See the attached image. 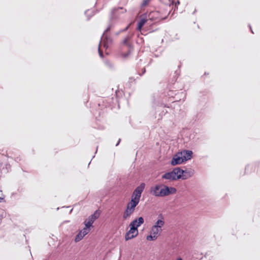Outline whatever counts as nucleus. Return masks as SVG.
I'll return each mask as SVG.
<instances>
[{
	"instance_id": "423d86ee",
	"label": "nucleus",
	"mask_w": 260,
	"mask_h": 260,
	"mask_svg": "<svg viewBox=\"0 0 260 260\" xmlns=\"http://www.w3.org/2000/svg\"><path fill=\"white\" fill-rule=\"evenodd\" d=\"M169 14V12L167 15H164L160 13L158 11L151 12L149 15V17L150 19L154 20L156 21H159L160 20L165 19L167 16Z\"/></svg>"
},
{
	"instance_id": "f8f14e48",
	"label": "nucleus",
	"mask_w": 260,
	"mask_h": 260,
	"mask_svg": "<svg viewBox=\"0 0 260 260\" xmlns=\"http://www.w3.org/2000/svg\"><path fill=\"white\" fill-rule=\"evenodd\" d=\"M194 174L193 170H183V174L182 175V179L185 180L191 177Z\"/></svg>"
},
{
	"instance_id": "2eb2a0df",
	"label": "nucleus",
	"mask_w": 260,
	"mask_h": 260,
	"mask_svg": "<svg viewBox=\"0 0 260 260\" xmlns=\"http://www.w3.org/2000/svg\"><path fill=\"white\" fill-rule=\"evenodd\" d=\"M161 229H159L156 227V226L153 225L151 229L150 233L157 238L158 233L161 232Z\"/></svg>"
},
{
	"instance_id": "dca6fc26",
	"label": "nucleus",
	"mask_w": 260,
	"mask_h": 260,
	"mask_svg": "<svg viewBox=\"0 0 260 260\" xmlns=\"http://www.w3.org/2000/svg\"><path fill=\"white\" fill-rule=\"evenodd\" d=\"M139 202L137 200H134L132 199L131 201L127 204V206L135 210V207L139 204Z\"/></svg>"
},
{
	"instance_id": "f03ea898",
	"label": "nucleus",
	"mask_w": 260,
	"mask_h": 260,
	"mask_svg": "<svg viewBox=\"0 0 260 260\" xmlns=\"http://www.w3.org/2000/svg\"><path fill=\"white\" fill-rule=\"evenodd\" d=\"M162 184L152 186L150 189V193L156 197H163V187Z\"/></svg>"
},
{
	"instance_id": "b1692460",
	"label": "nucleus",
	"mask_w": 260,
	"mask_h": 260,
	"mask_svg": "<svg viewBox=\"0 0 260 260\" xmlns=\"http://www.w3.org/2000/svg\"><path fill=\"white\" fill-rule=\"evenodd\" d=\"M4 199V196L3 194L2 191L0 190V203L2 202Z\"/></svg>"
},
{
	"instance_id": "f704fd0d",
	"label": "nucleus",
	"mask_w": 260,
	"mask_h": 260,
	"mask_svg": "<svg viewBox=\"0 0 260 260\" xmlns=\"http://www.w3.org/2000/svg\"><path fill=\"white\" fill-rule=\"evenodd\" d=\"M92 15H94V13L92 12V14H91V16H92Z\"/></svg>"
},
{
	"instance_id": "4c0bfd02",
	"label": "nucleus",
	"mask_w": 260,
	"mask_h": 260,
	"mask_svg": "<svg viewBox=\"0 0 260 260\" xmlns=\"http://www.w3.org/2000/svg\"><path fill=\"white\" fill-rule=\"evenodd\" d=\"M129 79L131 80L133 79V78H130Z\"/></svg>"
},
{
	"instance_id": "cd10ccee",
	"label": "nucleus",
	"mask_w": 260,
	"mask_h": 260,
	"mask_svg": "<svg viewBox=\"0 0 260 260\" xmlns=\"http://www.w3.org/2000/svg\"><path fill=\"white\" fill-rule=\"evenodd\" d=\"M128 39V38H126V39H125V40L123 41V43L124 44H127V40Z\"/></svg>"
},
{
	"instance_id": "4468645a",
	"label": "nucleus",
	"mask_w": 260,
	"mask_h": 260,
	"mask_svg": "<svg viewBox=\"0 0 260 260\" xmlns=\"http://www.w3.org/2000/svg\"><path fill=\"white\" fill-rule=\"evenodd\" d=\"M144 222V218L142 217H140L138 219L134 220L132 222H134V226L136 227L137 229Z\"/></svg>"
},
{
	"instance_id": "ddd939ff",
	"label": "nucleus",
	"mask_w": 260,
	"mask_h": 260,
	"mask_svg": "<svg viewBox=\"0 0 260 260\" xmlns=\"http://www.w3.org/2000/svg\"><path fill=\"white\" fill-rule=\"evenodd\" d=\"M135 210L129 207L128 206H126V208L125 210V211L123 213V218L124 219H127L128 217L130 216V215L133 213V212H134Z\"/></svg>"
},
{
	"instance_id": "9b49d317",
	"label": "nucleus",
	"mask_w": 260,
	"mask_h": 260,
	"mask_svg": "<svg viewBox=\"0 0 260 260\" xmlns=\"http://www.w3.org/2000/svg\"><path fill=\"white\" fill-rule=\"evenodd\" d=\"M161 178L164 179L169 180H176L175 175L174 174V172L172 170L171 172H167L164 174Z\"/></svg>"
},
{
	"instance_id": "4be33fe9",
	"label": "nucleus",
	"mask_w": 260,
	"mask_h": 260,
	"mask_svg": "<svg viewBox=\"0 0 260 260\" xmlns=\"http://www.w3.org/2000/svg\"><path fill=\"white\" fill-rule=\"evenodd\" d=\"M157 239L156 236H153L152 234H150L149 235L147 236L146 239L149 241H154Z\"/></svg>"
},
{
	"instance_id": "a211bd4d",
	"label": "nucleus",
	"mask_w": 260,
	"mask_h": 260,
	"mask_svg": "<svg viewBox=\"0 0 260 260\" xmlns=\"http://www.w3.org/2000/svg\"><path fill=\"white\" fill-rule=\"evenodd\" d=\"M122 7H118L117 8H113L111 12V16L110 17V21L112 22V20L115 18V13L118 11L119 9H122Z\"/></svg>"
},
{
	"instance_id": "412c9836",
	"label": "nucleus",
	"mask_w": 260,
	"mask_h": 260,
	"mask_svg": "<svg viewBox=\"0 0 260 260\" xmlns=\"http://www.w3.org/2000/svg\"><path fill=\"white\" fill-rule=\"evenodd\" d=\"M89 228H87L85 226L82 230L80 231V232L82 233V235L85 236L89 232Z\"/></svg>"
},
{
	"instance_id": "5701e85b",
	"label": "nucleus",
	"mask_w": 260,
	"mask_h": 260,
	"mask_svg": "<svg viewBox=\"0 0 260 260\" xmlns=\"http://www.w3.org/2000/svg\"><path fill=\"white\" fill-rule=\"evenodd\" d=\"M131 53V49H129L127 53H122L121 54V56L123 58H126L130 54V53Z\"/></svg>"
},
{
	"instance_id": "f3484780",
	"label": "nucleus",
	"mask_w": 260,
	"mask_h": 260,
	"mask_svg": "<svg viewBox=\"0 0 260 260\" xmlns=\"http://www.w3.org/2000/svg\"><path fill=\"white\" fill-rule=\"evenodd\" d=\"M147 20L145 18L141 19L138 22L137 29L141 31L142 27L146 22Z\"/></svg>"
},
{
	"instance_id": "1a4fd4ad",
	"label": "nucleus",
	"mask_w": 260,
	"mask_h": 260,
	"mask_svg": "<svg viewBox=\"0 0 260 260\" xmlns=\"http://www.w3.org/2000/svg\"><path fill=\"white\" fill-rule=\"evenodd\" d=\"M174 172V174L175 175L176 180L182 179V175L183 174V170L181 169L179 167L175 168L173 170Z\"/></svg>"
},
{
	"instance_id": "9d476101",
	"label": "nucleus",
	"mask_w": 260,
	"mask_h": 260,
	"mask_svg": "<svg viewBox=\"0 0 260 260\" xmlns=\"http://www.w3.org/2000/svg\"><path fill=\"white\" fill-rule=\"evenodd\" d=\"M180 153H181L184 161L190 159L192 157V152L190 150H183Z\"/></svg>"
},
{
	"instance_id": "2f4dec72",
	"label": "nucleus",
	"mask_w": 260,
	"mask_h": 260,
	"mask_svg": "<svg viewBox=\"0 0 260 260\" xmlns=\"http://www.w3.org/2000/svg\"><path fill=\"white\" fill-rule=\"evenodd\" d=\"M145 71H145V68H144V69H143V74H144V73L145 72Z\"/></svg>"
},
{
	"instance_id": "e433bc0d",
	"label": "nucleus",
	"mask_w": 260,
	"mask_h": 260,
	"mask_svg": "<svg viewBox=\"0 0 260 260\" xmlns=\"http://www.w3.org/2000/svg\"><path fill=\"white\" fill-rule=\"evenodd\" d=\"M124 12H126V9H125Z\"/></svg>"
},
{
	"instance_id": "6ab92c4d",
	"label": "nucleus",
	"mask_w": 260,
	"mask_h": 260,
	"mask_svg": "<svg viewBox=\"0 0 260 260\" xmlns=\"http://www.w3.org/2000/svg\"><path fill=\"white\" fill-rule=\"evenodd\" d=\"M164 221L160 219L157 220L154 225L156 226V227L159 229H161V227L164 225Z\"/></svg>"
},
{
	"instance_id": "20e7f679",
	"label": "nucleus",
	"mask_w": 260,
	"mask_h": 260,
	"mask_svg": "<svg viewBox=\"0 0 260 260\" xmlns=\"http://www.w3.org/2000/svg\"><path fill=\"white\" fill-rule=\"evenodd\" d=\"M134 222H131L129 224L130 229L126 233L125 239L127 241L136 237L138 235V230L136 227L134 226Z\"/></svg>"
},
{
	"instance_id": "39448f33",
	"label": "nucleus",
	"mask_w": 260,
	"mask_h": 260,
	"mask_svg": "<svg viewBox=\"0 0 260 260\" xmlns=\"http://www.w3.org/2000/svg\"><path fill=\"white\" fill-rule=\"evenodd\" d=\"M100 216V212L98 210L95 211L93 214L89 216L88 218L84 221L85 226L90 228L94 221L99 218Z\"/></svg>"
},
{
	"instance_id": "393cba45",
	"label": "nucleus",
	"mask_w": 260,
	"mask_h": 260,
	"mask_svg": "<svg viewBox=\"0 0 260 260\" xmlns=\"http://www.w3.org/2000/svg\"><path fill=\"white\" fill-rule=\"evenodd\" d=\"M149 2V0H143V3L142 4V6H146Z\"/></svg>"
},
{
	"instance_id": "c85d7f7f",
	"label": "nucleus",
	"mask_w": 260,
	"mask_h": 260,
	"mask_svg": "<svg viewBox=\"0 0 260 260\" xmlns=\"http://www.w3.org/2000/svg\"><path fill=\"white\" fill-rule=\"evenodd\" d=\"M120 141H121V139H119V140H118V143L116 144V146H118V145H119V143H120Z\"/></svg>"
},
{
	"instance_id": "6e6552de",
	"label": "nucleus",
	"mask_w": 260,
	"mask_h": 260,
	"mask_svg": "<svg viewBox=\"0 0 260 260\" xmlns=\"http://www.w3.org/2000/svg\"><path fill=\"white\" fill-rule=\"evenodd\" d=\"M163 187V197L168 196L170 194H173L176 192V189L174 187H168L166 185H162Z\"/></svg>"
},
{
	"instance_id": "a878e982",
	"label": "nucleus",
	"mask_w": 260,
	"mask_h": 260,
	"mask_svg": "<svg viewBox=\"0 0 260 260\" xmlns=\"http://www.w3.org/2000/svg\"><path fill=\"white\" fill-rule=\"evenodd\" d=\"M105 63L107 66L109 67L110 68L113 67V66L109 61H105Z\"/></svg>"
},
{
	"instance_id": "0eeeda50",
	"label": "nucleus",
	"mask_w": 260,
	"mask_h": 260,
	"mask_svg": "<svg viewBox=\"0 0 260 260\" xmlns=\"http://www.w3.org/2000/svg\"><path fill=\"white\" fill-rule=\"evenodd\" d=\"M184 161L183 159L182 156H181V153L178 152L173 156L171 162V164L172 166H175L177 165L181 164Z\"/></svg>"
},
{
	"instance_id": "c756f323",
	"label": "nucleus",
	"mask_w": 260,
	"mask_h": 260,
	"mask_svg": "<svg viewBox=\"0 0 260 260\" xmlns=\"http://www.w3.org/2000/svg\"><path fill=\"white\" fill-rule=\"evenodd\" d=\"M180 4V2L179 1H177V3L175 4V6L177 5H179Z\"/></svg>"
},
{
	"instance_id": "7c9ffc66",
	"label": "nucleus",
	"mask_w": 260,
	"mask_h": 260,
	"mask_svg": "<svg viewBox=\"0 0 260 260\" xmlns=\"http://www.w3.org/2000/svg\"><path fill=\"white\" fill-rule=\"evenodd\" d=\"M249 27H250V30H251V32L253 34V31H252V29H251V26H249Z\"/></svg>"
},
{
	"instance_id": "7ed1b4c3",
	"label": "nucleus",
	"mask_w": 260,
	"mask_h": 260,
	"mask_svg": "<svg viewBox=\"0 0 260 260\" xmlns=\"http://www.w3.org/2000/svg\"><path fill=\"white\" fill-rule=\"evenodd\" d=\"M145 187V184L144 183H141L139 186L137 187L133 193L132 199L139 202L141 194L143 191Z\"/></svg>"
},
{
	"instance_id": "aec40b11",
	"label": "nucleus",
	"mask_w": 260,
	"mask_h": 260,
	"mask_svg": "<svg viewBox=\"0 0 260 260\" xmlns=\"http://www.w3.org/2000/svg\"><path fill=\"white\" fill-rule=\"evenodd\" d=\"M84 236L82 235V233L79 232V233L76 235L75 241L77 242L80 241Z\"/></svg>"
},
{
	"instance_id": "f257e3e1",
	"label": "nucleus",
	"mask_w": 260,
	"mask_h": 260,
	"mask_svg": "<svg viewBox=\"0 0 260 260\" xmlns=\"http://www.w3.org/2000/svg\"><path fill=\"white\" fill-rule=\"evenodd\" d=\"M112 27V25L110 24L106 30L103 32L102 36L101 38V41L99 44L98 52L99 55L101 57H104L103 52L100 49V46H103L105 48H108L112 43V39L111 38L110 34L109 33L110 29Z\"/></svg>"
},
{
	"instance_id": "72a5a7b5",
	"label": "nucleus",
	"mask_w": 260,
	"mask_h": 260,
	"mask_svg": "<svg viewBox=\"0 0 260 260\" xmlns=\"http://www.w3.org/2000/svg\"><path fill=\"white\" fill-rule=\"evenodd\" d=\"M159 217H161V218H162V215H161V214H160V215H159Z\"/></svg>"
},
{
	"instance_id": "473e14b6",
	"label": "nucleus",
	"mask_w": 260,
	"mask_h": 260,
	"mask_svg": "<svg viewBox=\"0 0 260 260\" xmlns=\"http://www.w3.org/2000/svg\"><path fill=\"white\" fill-rule=\"evenodd\" d=\"M177 260H183L181 257H179L177 259Z\"/></svg>"
},
{
	"instance_id": "c9c22d12",
	"label": "nucleus",
	"mask_w": 260,
	"mask_h": 260,
	"mask_svg": "<svg viewBox=\"0 0 260 260\" xmlns=\"http://www.w3.org/2000/svg\"><path fill=\"white\" fill-rule=\"evenodd\" d=\"M127 28H128V26L125 28V30H126Z\"/></svg>"
},
{
	"instance_id": "bb28decb",
	"label": "nucleus",
	"mask_w": 260,
	"mask_h": 260,
	"mask_svg": "<svg viewBox=\"0 0 260 260\" xmlns=\"http://www.w3.org/2000/svg\"><path fill=\"white\" fill-rule=\"evenodd\" d=\"M89 12H90L89 10H87L85 12V14L88 17V19H89L90 18L89 17H88V14Z\"/></svg>"
}]
</instances>
